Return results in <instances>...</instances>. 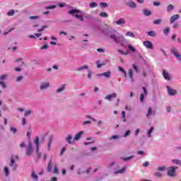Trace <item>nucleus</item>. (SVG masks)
Wrapping results in <instances>:
<instances>
[{"label": "nucleus", "mask_w": 181, "mask_h": 181, "mask_svg": "<svg viewBox=\"0 0 181 181\" xmlns=\"http://www.w3.org/2000/svg\"><path fill=\"white\" fill-rule=\"evenodd\" d=\"M109 37L112 39V40H114L117 45H120L122 47H124V42H125L124 35L117 31H112L111 33L109 34Z\"/></svg>", "instance_id": "f257e3e1"}, {"label": "nucleus", "mask_w": 181, "mask_h": 181, "mask_svg": "<svg viewBox=\"0 0 181 181\" xmlns=\"http://www.w3.org/2000/svg\"><path fill=\"white\" fill-rule=\"evenodd\" d=\"M127 49H128L126 52L121 49H118L117 52L119 53V54H123V56H127L129 52H132V53H135L136 52V49L135 47H134V46H132V45H128Z\"/></svg>", "instance_id": "f03ea898"}, {"label": "nucleus", "mask_w": 181, "mask_h": 181, "mask_svg": "<svg viewBox=\"0 0 181 181\" xmlns=\"http://www.w3.org/2000/svg\"><path fill=\"white\" fill-rule=\"evenodd\" d=\"M80 12H81L80 10L77 9V8H74L72 10H69L68 11L69 15H72L73 16H74V18H77V19H79L81 21V22L84 21V18H83V16H78L77 14L75 13H80Z\"/></svg>", "instance_id": "7ed1b4c3"}, {"label": "nucleus", "mask_w": 181, "mask_h": 181, "mask_svg": "<svg viewBox=\"0 0 181 181\" xmlns=\"http://www.w3.org/2000/svg\"><path fill=\"white\" fill-rule=\"evenodd\" d=\"M168 169L167 175L170 177H173L176 175V169H177V166L169 167Z\"/></svg>", "instance_id": "20e7f679"}, {"label": "nucleus", "mask_w": 181, "mask_h": 181, "mask_svg": "<svg viewBox=\"0 0 181 181\" xmlns=\"http://www.w3.org/2000/svg\"><path fill=\"white\" fill-rule=\"evenodd\" d=\"M33 153V146L30 141L28 142V145L26 147V155L27 156H30Z\"/></svg>", "instance_id": "39448f33"}, {"label": "nucleus", "mask_w": 181, "mask_h": 181, "mask_svg": "<svg viewBox=\"0 0 181 181\" xmlns=\"http://www.w3.org/2000/svg\"><path fill=\"white\" fill-rule=\"evenodd\" d=\"M166 88H167V93H168V95L173 96V95H176L177 94V90H176V89H173V88H170V86H167Z\"/></svg>", "instance_id": "423d86ee"}, {"label": "nucleus", "mask_w": 181, "mask_h": 181, "mask_svg": "<svg viewBox=\"0 0 181 181\" xmlns=\"http://www.w3.org/2000/svg\"><path fill=\"white\" fill-rule=\"evenodd\" d=\"M34 144H35L37 148V156L38 159H40V156H42V153L39 152V137H36L34 140Z\"/></svg>", "instance_id": "0eeeda50"}, {"label": "nucleus", "mask_w": 181, "mask_h": 181, "mask_svg": "<svg viewBox=\"0 0 181 181\" xmlns=\"http://www.w3.org/2000/svg\"><path fill=\"white\" fill-rule=\"evenodd\" d=\"M144 46L146 47V49H150L151 50H153V44L151 42V41H144L143 42Z\"/></svg>", "instance_id": "6e6552de"}, {"label": "nucleus", "mask_w": 181, "mask_h": 181, "mask_svg": "<svg viewBox=\"0 0 181 181\" xmlns=\"http://www.w3.org/2000/svg\"><path fill=\"white\" fill-rule=\"evenodd\" d=\"M142 90H143L144 93H141V95H140L141 103H144V98H145V95H147V94H148V90H146V88H145V86L142 87Z\"/></svg>", "instance_id": "1a4fd4ad"}, {"label": "nucleus", "mask_w": 181, "mask_h": 181, "mask_svg": "<svg viewBox=\"0 0 181 181\" xmlns=\"http://www.w3.org/2000/svg\"><path fill=\"white\" fill-rule=\"evenodd\" d=\"M163 76L165 80H167L168 81H170V80H172V76H170L168 71H165V69H163Z\"/></svg>", "instance_id": "9d476101"}, {"label": "nucleus", "mask_w": 181, "mask_h": 181, "mask_svg": "<svg viewBox=\"0 0 181 181\" xmlns=\"http://www.w3.org/2000/svg\"><path fill=\"white\" fill-rule=\"evenodd\" d=\"M15 159H18V156H15L11 157V163H10V166H11L13 170H15V169H16V166H18L16 164H15Z\"/></svg>", "instance_id": "9b49d317"}, {"label": "nucleus", "mask_w": 181, "mask_h": 181, "mask_svg": "<svg viewBox=\"0 0 181 181\" xmlns=\"http://www.w3.org/2000/svg\"><path fill=\"white\" fill-rule=\"evenodd\" d=\"M50 87V83L49 82H42L40 86V90H46Z\"/></svg>", "instance_id": "f8f14e48"}, {"label": "nucleus", "mask_w": 181, "mask_h": 181, "mask_svg": "<svg viewBox=\"0 0 181 181\" xmlns=\"http://www.w3.org/2000/svg\"><path fill=\"white\" fill-rule=\"evenodd\" d=\"M112 98H117V93H113L105 97V100H107V101H111Z\"/></svg>", "instance_id": "ddd939ff"}, {"label": "nucleus", "mask_w": 181, "mask_h": 181, "mask_svg": "<svg viewBox=\"0 0 181 181\" xmlns=\"http://www.w3.org/2000/svg\"><path fill=\"white\" fill-rule=\"evenodd\" d=\"M97 76L98 77H101V76H104V77H105L106 78H110V77H111V72L107 71L102 74H98Z\"/></svg>", "instance_id": "4468645a"}, {"label": "nucleus", "mask_w": 181, "mask_h": 181, "mask_svg": "<svg viewBox=\"0 0 181 181\" xmlns=\"http://www.w3.org/2000/svg\"><path fill=\"white\" fill-rule=\"evenodd\" d=\"M83 134H84V132L83 131H81L78 133H77L74 138V141H77L80 140L81 138V135H83Z\"/></svg>", "instance_id": "2eb2a0df"}, {"label": "nucleus", "mask_w": 181, "mask_h": 181, "mask_svg": "<svg viewBox=\"0 0 181 181\" xmlns=\"http://www.w3.org/2000/svg\"><path fill=\"white\" fill-rule=\"evenodd\" d=\"M88 65H83L76 69V71H83V70H89Z\"/></svg>", "instance_id": "dca6fc26"}, {"label": "nucleus", "mask_w": 181, "mask_h": 181, "mask_svg": "<svg viewBox=\"0 0 181 181\" xmlns=\"http://www.w3.org/2000/svg\"><path fill=\"white\" fill-rule=\"evenodd\" d=\"M52 142H53V137L50 136L48 139V143H47V150L50 151L51 148H52Z\"/></svg>", "instance_id": "f3484780"}, {"label": "nucleus", "mask_w": 181, "mask_h": 181, "mask_svg": "<svg viewBox=\"0 0 181 181\" xmlns=\"http://www.w3.org/2000/svg\"><path fill=\"white\" fill-rule=\"evenodd\" d=\"M116 25H125V18H122L115 22Z\"/></svg>", "instance_id": "a211bd4d"}, {"label": "nucleus", "mask_w": 181, "mask_h": 181, "mask_svg": "<svg viewBox=\"0 0 181 181\" xmlns=\"http://www.w3.org/2000/svg\"><path fill=\"white\" fill-rule=\"evenodd\" d=\"M177 19H179V15H174L170 18V23H173V22H175V21H177Z\"/></svg>", "instance_id": "6ab92c4d"}, {"label": "nucleus", "mask_w": 181, "mask_h": 181, "mask_svg": "<svg viewBox=\"0 0 181 181\" xmlns=\"http://www.w3.org/2000/svg\"><path fill=\"white\" fill-rule=\"evenodd\" d=\"M71 139H73V137L71 136V135H68L66 138V142H68V144H74V140H73L71 141Z\"/></svg>", "instance_id": "aec40b11"}, {"label": "nucleus", "mask_w": 181, "mask_h": 181, "mask_svg": "<svg viewBox=\"0 0 181 181\" xmlns=\"http://www.w3.org/2000/svg\"><path fill=\"white\" fill-rule=\"evenodd\" d=\"M66 89V85H62L57 90V93H62V91H64V90Z\"/></svg>", "instance_id": "412c9836"}, {"label": "nucleus", "mask_w": 181, "mask_h": 181, "mask_svg": "<svg viewBox=\"0 0 181 181\" xmlns=\"http://www.w3.org/2000/svg\"><path fill=\"white\" fill-rule=\"evenodd\" d=\"M127 6H129V8H136V4H135L134 2L130 1L127 3Z\"/></svg>", "instance_id": "4be33fe9"}, {"label": "nucleus", "mask_w": 181, "mask_h": 181, "mask_svg": "<svg viewBox=\"0 0 181 181\" xmlns=\"http://www.w3.org/2000/svg\"><path fill=\"white\" fill-rule=\"evenodd\" d=\"M33 112L32 110H27L24 112V117H29Z\"/></svg>", "instance_id": "5701e85b"}, {"label": "nucleus", "mask_w": 181, "mask_h": 181, "mask_svg": "<svg viewBox=\"0 0 181 181\" xmlns=\"http://www.w3.org/2000/svg\"><path fill=\"white\" fill-rule=\"evenodd\" d=\"M31 177L33 179V180H37L38 177H37V175L36 174V173L35 171L32 172Z\"/></svg>", "instance_id": "b1692460"}, {"label": "nucleus", "mask_w": 181, "mask_h": 181, "mask_svg": "<svg viewBox=\"0 0 181 181\" xmlns=\"http://www.w3.org/2000/svg\"><path fill=\"white\" fill-rule=\"evenodd\" d=\"M153 132V127H151L150 129L147 132L148 138H151L152 136L151 134Z\"/></svg>", "instance_id": "393cba45"}, {"label": "nucleus", "mask_w": 181, "mask_h": 181, "mask_svg": "<svg viewBox=\"0 0 181 181\" xmlns=\"http://www.w3.org/2000/svg\"><path fill=\"white\" fill-rule=\"evenodd\" d=\"M173 9H175V6H173L172 4H169L167 6V12H171V11H173Z\"/></svg>", "instance_id": "a878e982"}, {"label": "nucleus", "mask_w": 181, "mask_h": 181, "mask_svg": "<svg viewBox=\"0 0 181 181\" xmlns=\"http://www.w3.org/2000/svg\"><path fill=\"white\" fill-rule=\"evenodd\" d=\"M134 71H132V69H129V78H131L132 81H134Z\"/></svg>", "instance_id": "bb28decb"}, {"label": "nucleus", "mask_w": 181, "mask_h": 181, "mask_svg": "<svg viewBox=\"0 0 181 181\" xmlns=\"http://www.w3.org/2000/svg\"><path fill=\"white\" fill-rule=\"evenodd\" d=\"M99 5L102 9H104V8H108V4L105 2H100Z\"/></svg>", "instance_id": "cd10ccee"}, {"label": "nucleus", "mask_w": 181, "mask_h": 181, "mask_svg": "<svg viewBox=\"0 0 181 181\" xmlns=\"http://www.w3.org/2000/svg\"><path fill=\"white\" fill-rule=\"evenodd\" d=\"M125 36H129V37H135V34L131 31H129L125 34Z\"/></svg>", "instance_id": "c85d7f7f"}, {"label": "nucleus", "mask_w": 181, "mask_h": 181, "mask_svg": "<svg viewBox=\"0 0 181 181\" xmlns=\"http://www.w3.org/2000/svg\"><path fill=\"white\" fill-rule=\"evenodd\" d=\"M125 172V168H122L121 170H119L117 171H115L114 173L115 175H118V173L122 174Z\"/></svg>", "instance_id": "c756f323"}, {"label": "nucleus", "mask_w": 181, "mask_h": 181, "mask_svg": "<svg viewBox=\"0 0 181 181\" xmlns=\"http://www.w3.org/2000/svg\"><path fill=\"white\" fill-rule=\"evenodd\" d=\"M52 169H53V165H52V161H49L47 165V171L52 172Z\"/></svg>", "instance_id": "7c9ffc66"}, {"label": "nucleus", "mask_w": 181, "mask_h": 181, "mask_svg": "<svg viewBox=\"0 0 181 181\" xmlns=\"http://www.w3.org/2000/svg\"><path fill=\"white\" fill-rule=\"evenodd\" d=\"M157 170H158V172H165V170H166V167L165 166H160L157 168Z\"/></svg>", "instance_id": "2f4dec72"}, {"label": "nucleus", "mask_w": 181, "mask_h": 181, "mask_svg": "<svg viewBox=\"0 0 181 181\" xmlns=\"http://www.w3.org/2000/svg\"><path fill=\"white\" fill-rule=\"evenodd\" d=\"M99 16H100V18H108V13L106 12H102L99 14Z\"/></svg>", "instance_id": "473e14b6"}, {"label": "nucleus", "mask_w": 181, "mask_h": 181, "mask_svg": "<svg viewBox=\"0 0 181 181\" xmlns=\"http://www.w3.org/2000/svg\"><path fill=\"white\" fill-rule=\"evenodd\" d=\"M143 12L146 16H151V11H149L148 9H144Z\"/></svg>", "instance_id": "72a5a7b5"}, {"label": "nucleus", "mask_w": 181, "mask_h": 181, "mask_svg": "<svg viewBox=\"0 0 181 181\" xmlns=\"http://www.w3.org/2000/svg\"><path fill=\"white\" fill-rule=\"evenodd\" d=\"M147 35H148V36H152L153 37H155V36H156V33H155V31H149L147 33Z\"/></svg>", "instance_id": "f704fd0d"}, {"label": "nucleus", "mask_w": 181, "mask_h": 181, "mask_svg": "<svg viewBox=\"0 0 181 181\" xmlns=\"http://www.w3.org/2000/svg\"><path fill=\"white\" fill-rule=\"evenodd\" d=\"M153 23L154 25H160V23H162V20L161 19H157L153 21Z\"/></svg>", "instance_id": "c9c22d12"}, {"label": "nucleus", "mask_w": 181, "mask_h": 181, "mask_svg": "<svg viewBox=\"0 0 181 181\" xmlns=\"http://www.w3.org/2000/svg\"><path fill=\"white\" fill-rule=\"evenodd\" d=\"M89 6L90 8H97V6H98V5L95 3V2H92L89 4Z\"/></svg>", "instance_id": "e433bc0d"}, {"label": "nucleus", "mask_w": 181, "mask_h": 181, "mask_svg": "<svg viewBox=\"0 0 181 181\" xmlns=\"http://www.w3.org/2000/svg\"><path fill=\"white\" fill-rule=\"evenodd\" d=\"M17 63H18V66H20V67H22V66H23V61H22V59H18L16 60Z\"/></svg>", "instance_id": "4c0bfd02"}, {"label": "nucleus", "mask_w": 181, "mask_h": 181, "mask_svg": "<svg viewBox=\"0 0 181 181\" xmlns=\"http://www.w3.org/2000/svg\"><path fill=\"white\" fill-rule=\"evenodd\" d=\"M8 16H13V15H15V11L14 10H10L8 13H7Z\"/></svg>", "instance_id": "58836bf2"}, {"label": "nucleus", "mask_w": 181, "mask_h": 181, "mask_svg": "<svg viewBox=\"0 0 181 181\" xmlns=\"http://www.w3.org/2000/svg\"><path fill=\"white\" fill-rule=\"evenodd\" d=\"M173 163H175V165H181V160L175 159L172 160Z\"/></svg>", "instance_id": "ea45409f"}, {"label": "nucleus", "mask_w": 181, "mask_h": 181, "mask_svg": "<svg viewBox=\"0 0 181 181\" xmlns=\"http://www.w3.org/2000/svg\"><path fill=\"white\" fill-rule=\"evenodd\" d=\"M40 18V16H31L29 17V19L35 21L36 19H39Z\"/></svg>", "instance_id": "a19ab883"}, {"label": "nucleus", "mask_w": 181, "mask_h": 181, "mask_svg": "<svg viewBox=\"0 0 181 181\" xmlns=\"http://www.w3.org/2000/svg\"><path fill=\"white\" fill-rule=\"evenodd\" d=\"M152 112H153L152 108H151V107H149V108H148V113H147V115H146V117L148 118V117H149L150 115H152Z\"/></svg>", "instance_id": "79ce46f5"}, {"label": "nucleus", "mask_w": 181, "mask_h": 181, "mask_svg": "<svg viewBox=\"0 0 181 181\" xmlns=\"http://www.w3.org/2000/svg\"><path fill=\"white\" fill-rule=\"evenodd\" d=\"M118 69L119 71H121L122 73H123L124 74L125 77H127V72H125V70H124V69H122V67L119 66Z\"/></svg>", "instance_id": "37998d69"}, {"label": "nucleus", "mask_w": 181, "mask_h": 181, "mask_svg": "<svg viewBox=\"0 0 181 181\" xmlns=\"http://www.w3.org/2000/svg\"><path fill=\"white\" fill-rule=\"evenodd\" d=\"M134 156H130L129 157H126V158H122V160L127 161V160H130V159H133Z\"/></svg>", "instance_id": "c03bdc74"}, {"label": "nucleus", "mask_w": 181, "mask_h": 181, "mask_svg": "<svg viewBox=\"0 0 181 181\" xmlns=\"http://www.w3.org/2000/svg\"><path fill=\"white\" fill-rule=\"evenodd\" d=\"M4 173L6 176L9 175V169L8 168V167L4 168Z\"/></svg>", "instance_id": "a18cd8bd"}, {"label": "nucleus", "mask_w": 181, "mask_h": 181, "mask_svg": "<svg viewBox=\"0 0 181 181\" xmlns=\"http://www.w3.org/2000/svg\"><path fill=\"white\" fill-rule=\"evenodd\" d=\"M170 32V28L169 27L165 28V29L163 30L164 35H168Z\"/></svg>", "instance_id": "49530a36"}, {"label": "nucleus", "mask_w": 181, "mask_h": 181, "mask_svg": "<svg viewBox=\"0 0 181 181\" xmlns=\"http://www.w3.org/2000/svg\"><path fill=\"white\" fill-rule=\"evenodd\" d=\"M8 77V74L1 75L0 76V81H4Z\"/></svg>", "instance_id": "de8ad7c7"}, {"label": "nucleus", "mask_w": 181, "mask_h": 181, "mask_svg": "<svg viewBox=\"0 0 181 181\" xmlns=\"http://www.w3.org/2000/svg\"><path fill=\"white\" fill-rule=\"evenodd\" d=\"M155 176H156V177H162L163 175L162 173L160 172H156L154 174Z\"/></svg>", "instance_id": "09e8293b"}, {"label": "nucleus", "mask_w": 181, "mask_h": 181, "mask_svg": "<svg viewBox=\"0 0 181 181\" xmlns=\"http://www.w3.org/2000/svg\"><path fill=\"white\" fill-rule=\"evenodd\" d=\"M0 86L2 87V88H6V84L5 82H3L2 81H0Z\"/></svg>", "instance_id": "8fccbe9b"}, {"label": "nucleus", "mask_w": 181, "mask_h": 181, "mask_svg": "<svg viewBox=\"0 0 181 181\" xmlns=\"http://www.w3.org/2000/svg\"><path fill=\"white\" fill-rule=\"evenodd\" d=\"M97 69H100L101 66H104V64H100V61L96 62Z\"/></svg>", "instance_id": "3c124183"}, {"label": "nucleus", "mask_w": 181, "mask_h": 181, "mask_svg": "<svg viewBox=\"0 0 181 181\" xmlns=\"http://www.w3.org/2000/svg\"><path fill=\"white\" fill-rule=\"evenodd\" d=\"M97 52H98V53H104V52H105V49L103 48H98L97 49Z\"/></svg>", "instance_id": "603ef678"}, {"label": "nucleus", "mask_w": 181, "mask_h": 181, "mask_svg": "<svg viewBox=\"0 0 181 181\" xmlns=\"http://www.w3.org/2000/svg\"><path fill=\"white\" fill-rule=\"evenodd\" d=\"M118 138H119V136H118V135H115V136H112V137H110V140H112V139H118Z\"/></svg>", "instance_id": "864d4df0"}, {"label": "nucleus", "mask_w": 181, "mask_h": 181, "mask_svg": "<svg viewBox=\"0 0 181 181\" xmlns=\"http://www.w3.org/2000/svg\"><path fill=\"white\" fill-rule=\"evenodd\" d=\"M22 80H23V76H20L17 77V78H16L17 82L22 81Z\"/></svg>", "instance_id": "5fc2aeb1"}, {"label": "nucleus", "mask_w": 181, "mask_h": 181, "mask_svg": "<svg viewBox=\"0 0 181 181\" xmlns=\"http://www.w3.org/2000/svg\"><path fill=\"white\" fill-rule=\"evenodd\" d=\"M56 8V6H49L45 8V9H54Z\"/></svg>", "instance_id": "6e6d98bb"}, {"label": "nucleus", "mask_w": 181, "mask_h": 181, "mask_svg": "<svg viewBox=\"0 0 181 181\" xmlns=\"http://www.w3.org/2000/svg\"><path fill=\"white\" fill-rule=\"evenodd\" d=\"M47 28V25H44L42 27V28L38 30V32H43V30H45V29H46Z\"/></svg>", "instance_id": "4d7b16f0"}, {"label": "nucleus", "mask_w": 181, "mask_h": 181, "mask_svg": "<svg viewBox=\"0 0 181 181\" xmlns=\"http://www.w3.org/2000/svg\"><path fill=\"white\" fill-rule=\"evenodd\" d=\"M47 49V45H44L40 47L41 50H46Z\"/></svg>", "instance_id": "13d9d810"}, {"label": "nucleus", "mask_w": 181, "mask_h": 181, "mask_svg": "<svg viewBox=\"0 0 181 181\" xmlns=\"http://www.w3.org/2000/svg\"><path fill=\"white\" fill-rule=\"evenodd\" d=\"M129 134H131V131L127 130V131L125 132L124 135V138H127V136H128V135H129Z\"/></svg>", "instance_id": "bf43d9fd"}, {"label": "nucleus", "mask_w": 181, "mask_h": 181, "mask_svg": "<svg viewBox=\"0 0 181 181\" xmlns=\"http://www.w3.org/2000/svg\"><path fill=\"white\" fill-rule=\"evenodd\" d=\"M10 131L15 134L16 132V128H15V127H10Z\"/></svg>", "instance_id": "052dcab7"}, {"label": "nucleus", "mask_w": 181, "mask_h": 181, "mask_svg": "<svg viewBox=\"0 0 181 181\" xmlns=\"http://www.w3.org/2000/svg\"><path fill=\"white\" fill-rule=\"evenodd\" d=\"M133 69L134 70H135L136 73H138L139 70H138V66H136V65L133 64Z\"/></svg>", "instance_id": "680f3d73"}, {"label": "nucleus", "mask_w": 181, "mask_h": 181, "mask_svg": "<svg viewBox=\"0 0 181 181\" xmlns=\"http://www.w3.org/2000/svg\"><path fill=\"white\" fill-rule=\"evenodd\" d=\"M54 173H59V171L57 170V167L56 165L54 166Z\"/></svg>", "instance_id": "e2e57ef3"}, {"label": "nucleus", "mask_w": 181, "mask_h": 181, "mask_svg": "<svg viewBox=\"0 0 181 181\" xmlns=\"http://www.w3.org/2000/svg\"><path fill=\"white\" fill-rule=\"evenodd\" d=\"M137 155H145V153L143 151H137Z\"/></svg>", "instance_id": "0e129e2a"}, {"label": "nucleus", "mask_w": 181, "mask_h": 181, "mask_svg": "<svg viewBox=\"0 0 181 181\" xmlns=\"http://www.w3.org/2000/svg\"><path fill=\"white\" fill-rule=\"evenodd\" d=\"M143 166L144 168H147V166H149V162L147 161V162L143 163Z\"/></svg>", "instance_id": "69168bd1"}, {"label": "nucleus", "mask_w": 181, "mask_h": 181, "mask_svg": "<svg viewBox=\"0 0 181 181\" xmlns=\"http://www.w3.org/2000/svg\"><path fill=\"white\" fill-rule=\"evenodd\" d=\"M15 71H21L22 70V69L21 68V66L18 67H16L14 69Z\"/></svg>", "instance_id": "338daca9"}, {"label": "nucleus", "mask_w": 181, "mask_h": 181, "mask_svg": "<svg viewBox=\"0 0 181 181\" xmlns=\"http://www.w3.org/2000/svg\"><path fill=\"white\" fill-rule=\"evenodd\" d=\"M22 125H26V119L25 118H23V119H22Z\"/></svg>", "instance_id": "774afa93"}]
</instances>
